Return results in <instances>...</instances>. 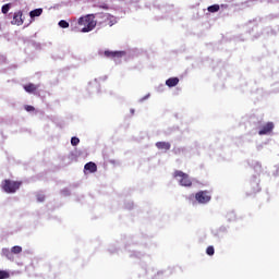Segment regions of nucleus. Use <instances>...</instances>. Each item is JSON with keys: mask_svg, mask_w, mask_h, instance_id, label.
<instances>
[{"mask_svg": "<svg viewBox=\"0 0 279 279\" xmlns=\"http://www.w3.org/2000/svg\"><path fill=\"white\" fill-rule=\"evenodd\" d=\"M78 25L80 27H82L81 32L83 33L93 32L94 27H97V21H95V15L88 14L80 17Z\"/></svg>", "mask_w": 279, "mask_h": 279, "instance_id": "obj_1", "label": "nucleus"}, {"mask_svg": "<svg viewBox=\"0 0 279 279\" xmlns=\"http://www.w3.org/2000/svg\"><path fill=\"white\" fill-rule=\"evenodd\" d=\"M23 185L22 181H13L10 179H5L2 181V191H4V193H16V191H19V189H21V186Z\"/></svg>", "mask_w": 279, "mask_h": 279, "instance_id": "obj_2", "label": "nucleus"}, {"mask_svg": "<svg viewBox=\"0 0 279 279\" xmlns=\"http://www.w3.org/2000/svg\"><path fill=\"white\" fill-rule=\"evenodd\" d=\"M173 178H179V184L180 186H185L190 189V186H193V181L191 180V177H189L187 173L182 172V170H175L173 173Z\"/></svg>", "mask_w": 279, "mask_h": 279, "instance_id": "obj_3", "label": "nucleus"}, {"mask_svg": "<svg viewBox=\"0 0 279 279\" xmlns=\"http://www.w3.org/2000/svg\"><path fill=\"white\" fill-rule=\"evenodd\" d=\"M100 19V24L105 27H112V25H117V17L110 15V13H102Z\"/></svg>", "mask_w": 279, "mask_h": 279, "instance_id": "obj_4", "label": "nucleus"}, {"mask_svg": "<svg viewBox=\"0 0 279 279\" xmlns=\"http://www.w3.org/2000/svg\"><path fill=\"white\" fill-rule=\"evenodd\" d=\"M195 199L198 202V204H208L213 197L210 196V192L199 191L195 194Z\"/></svg>", "mask_w": 279, "mask_h": 279, "instance_id": "obj_5", "label": "nucleus"}, {"mask_svg": "<svg viewBox=\"0 0 279 279\" xmlns=\"http://www.w3.org/2000/svg\"><path fill=\"white\" fill-rule=\"evenodd\" d=\"M106 58H111V60H121V58H123V56H125V51H110V50H106L104 52Z\"/></svg>", "mask_w": 279, "mask_h": 279, "instance_id": "obj_6", "label": "nucleus"}, {"mask_svg": "<svg viewBox=\"0 0 279 279\" xmlns=\"http://www.w3.org/2000/svg\"><path fill=\"white\" fill-rule=\"evenodd\" d=\"M274 132V122H268L259 130V136H265V134H271Z\"/></svg>", "mask_w": 279, "mask_h": 279, "instance_id": "obj_7", "label": "nucleus"}, {"mask_svg": "<svg viewBox=\"0 0 279 279\" xmlns=\"http://www.w3.org/2000/svg\"><path fill=\"white\" fill-rule=\"evenodd\" d=\"M12 25H23V11L14 13Z\"/></svg>", "mask_w": 279, "mask_h": 279, "instance_id": "obj_8", "label": "nucleus"}, {"mask_svg": "<svg viewBox=\"0 0 279 279\" xmlns=\"http://www.w3.org/2000/svg\"><path fill=\"white\" fill-rule=\"evenodd\" d=\"M155 145L157 149H165V151H169V149H171V143L169 142H157Z\"/></svg>", "mask_w": 279, "mask_h": 279, "instance_id": "obj_9", "label": "nucleus"}, {"mask_svg": "<svg viewBox=\"0 0 279 279\" xmlns=\"http://www.w3.org/2000/svg\"><path fill=\"white\" fill-rule=\"evenodd\" d=\"M85 171H89V173H96L97 163L89 161L84 166Z\"/></svg>", "mask_w": 279, "mask_h": 279, "instance_id": "obj_10", "label": "nucleus"}, {"mask_svg": "<svg viewBox=\"0 0 279 279\" xmlns=\"http://www.w3.org/2000/svg\"><path fill=\"white\" fill-rule=\"evenodd\" d=\"M180 84V78L178 77H170L166 81V85H168L169 88H173V86H178Z\"/></svg>", "mask_w": 279, "mask_h": 279, "instance_id": "obj_11", "label": "nucleus"}, {"mask_svg": "<svg viewBox=\"0 0 279 279\" xmlns=\"http://www.w3.org/2000/svg\"><path fill=\"white\" fill-rule=\"evenodd\" d=\"M24 90H26V93H36V90H38V87L34 83H29L27 85H24Z\"/></svg>", "mask_w": 279, "mask_h": 279, "instance_id": "obj_12", "label": "nucleus"}, {"mask_svg": "<svg viewBox=\"0 0 279 279\" xmlns=\"http://www.w3.org/2000/svg\"><path fill=\"white\" fill-rule=\"evenodd\" d=\"M43 14V9H35L29 12L31 19H36V16H40Z\"/></svg>", "mask_w": 279, "mask_h": 279, "instance_id": "obj_13", "label": "nucleus"}, {"mask_svg": "<svg viewBox=\"0 0 279 279\" xmlns=\"http://www.w3.org/2000/svg\"><path fill=\"white\" fill-rule=\"evenodd\" d=\"M23 252V247L15 245L11 248V254H21Z\"/></svg>", "mask_w": 279, "mask_h": 279, "instance_id": "obj_14", "label": "nucleus"}, {"mask_svg": "<svg viewBox=\"0 0 279 279\" xmlns=\"http://www.w3.org/2000/svg\"><path fill=\"white\" fill-rule=\"evenodd\" d=\"M207 10L208 12H211V13L219 12V4H213L208 7Z\"/></svg>", "mask_w": 279, "mask_h": 279, "instance_id": "obj_15", "label": "nucleus"}, {"mask_svg": "<svg viewBox=\"0 0 279 279\" xmlns=\"http://www.w3.org/2000/svg\"><path fill=\"white\" fill-rule=\"evenodd\" d=\"M206 254H207L208 256H215V246H208V247L206 248Z\"/></svg>", "mask_w": 279, "mask_h": 279, "instance_id": "obj_16", "label": "nucleus"}, {"mask_svg": "<svg viewBox=\"0 0 279 279\" xmlns=\"http://www.w3.org/2000/svg\"><path fill=\"white\" fill-rule=\"evenodd\" d=\"M10 278V272L5 270H0V279H8Z\"/></svg>", "mask_w": 279, "mask_h": 279, "instance_id": "obj_17", "label": "nucleus"}, {"mask_svg": "<svg viewBox=\"0 0 279 279\" xmlns=\"http://www.w3.org/2000/svg\"><path fill=\"white\" fill-rule=\"evenodd\" d=\"M59 27H62V29H66V27H69V22H66L65 20H61L59 22Z\"/></svg>", "mask_w": 279, "mask_h": 279, "instance_id": "obj_18", "label": "nucleus"}, {"mask_svg": "<svg viewBox=\"0 0 279 279\" xmlns=\"http://www.w3.org/2000/svg\"><path fill=\"white\" fill-rule=\"evenodd\" d=\"M10 12V3L2 5V14H8Z\"/></svg>", "mask_w": 279, "mask_h": 279, "instance_id": "obj_19", "label": "nucleus"}, {"mask_svg": "<svg viewBox=\"0 0 279 279\" xmlns=\"http://www.w3.org/2000/svg\"><path fill=\"white\" fill-rule=\"evenodd\" d=\"M71 145H73V147H76V145H80V140L77 137H72Z\"/></svg>", "mask_w": 279, "mask_h": 279, "instance_id": "obj_20", "label": "nucleus"}, {"mask_svg": "<svg viewBox=\"0 0 279 279\" xmlns=\"http://www.w3.org/2000/svg\"><path fill=\"white\" fill-rule=\"evenodd\" d=\"M25 110H26L27 112H34V110H36V109L34 108V106L26 105V106H25Z\"/></svg>", "mask_w": 279, "mask_h": 279, "instance_id": "obj_21", "label": "nucleus"}, {"mask_svg": "<svg viewBox=\"0 0 279 279\" xmlns=\"http://www.w3.org/2000/svg\"><path fill=\"white\" fill-rule=\"evenodd\" d=\"M37 201L38 202H45V195L44 194L37 195Z\"/></svg>", "mask_w": 279, "mask_h": 279, "instance_id": "obj_22", "label": "nucleus"}, {"mask_svg": "<svg viewBox=\"0 0 279 279\" xmlns=\"http://www.w3.org/2000/svg\"><path fill=\"white\" fill-rule=\"evenodd\" d=\"M10 256H12V253H10V251H7V258H10Z\"/></svg>", "mask_w": 279, "mask_h": 279, "instance_id": "obj_23", "label": "nucleus"}]
</instances>
